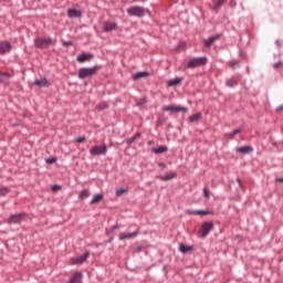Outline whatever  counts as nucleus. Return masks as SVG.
Masks as SVG:
<instances>
[{"label": "nucleus", "instance_id": "obj_1", "mask_svg": "<svg viewBox=\"0 0 283 283\" xmlns=\"http://www.w3.org/2000/svg\"><path fill=\"white\" fill-rule=\"evenodd\" d=\"M98 70H101V66L82 67L78 70L77 76L81 80L92 78V76H94V74H96V72H98Z\"/></svg>", "mask_w": 283, "mask_h": 283}, {"label": "nucleus", "instance_id": "obj_2", "mask_svg": "<svg viewBox=\"0 0 283 283\" xmlns=\"http://www.w3.org/2000/svg\"><path fill=\"white\" fill-rule=\"evenodd\" d=\"M55 41L52 38H35L34 45L40 50H48L50 45H54Z\"/></svg>", "mask_w": 283, "mask_h": 283}, {"label": "nucleus", "instance_id": "obj_3", "mask_svg": "<svg viewBox=\"0 0 283 283\" xmlns=\"http://www.w3.org/2000/svg\"><path fill=\"white\" fill-rule=\"evenodd\" d=\"M128 17H138L139 19L145 17L146 12L149 10L145 9L144 7L133 6L126 10Z\"/></svg>", "mask_w": 283, "mask_h": 283}, {"label": "nucleus", "instance_id": "obj_4", "mask_svg": "<svg viewBox=\"0 0 283 283\" xmlns=\"http://www.w3.org/2000/svg\"><path fill=\"white\" fill-rule=\"evenodd\" d=\"M207 63H208L207 56L192 57L187 62V67L189 70H195V67H202V65H207Z\"/></svg>", "mask_w": 283, "mask_h": 283}, {"label": "nucleus", "instance_id": "obj_5", "mask_svg": "<svg viewBox=\"0 0 283 283\" xmlns=\"http://www.w3.org/2000/svg\"><path fill=\"white\" fill-rule=\"evenodd\" d=\"M213 222L212 221H206L201 223L200 229L198 231V234L205 239L207 235H209L210 231H213Z\"/></svg>", "mask_w": 283, "mask_h": 283}, {"label": "nucleus", "instance_id": "obj_6", "mask_svg": "<svg viewBox=\"0 0 283 283\" xmlns=\"http://www.w3.org/2000/svg\"><path fill=\"white\" fill-rule=\"evenodd\" d=\"M25 216H28L25 212L11 214L7 220V223L8 224H21L23 222Z\"/></svg>", "mask_w": 283, "mask_h": 283}, {"label": "nucleus", "instance_id": "obj_7", "mask_svg": "<svg viewBox=\"0 0 283 283\" xmlns=\"http://www.w3.org/2000/svg\"><path fill=\"white\" fill-rule=\"evenodd\" d=\"M88 258H90V252H85L80 256L71 258L69 261V264H71V266H74L76 264H84V262H87Z\"/></svg>", "mask_w": 283, "mask_h": 283}, {"label": "nucleus", "instance_id": "obj_8", "mask_svg": "<svg viewBox=\"0 0 283 283\" xmlns=\"http://www.w3.org/2000/svg\"><path fill=\"white\" fill-rule=\"evenodd\" d=\"M91 156H105L107 154V145L94 146L90 150Z\"/></svg>", "mask_w": 283, "mask_h": 283}, {"label": "nucleus", "instance_id": "obj_9", "mask_svg": "<svg viewBox=\"0 0 283 283\" xmlns=\"http://www.w3.org/2000/svg\"><path fill=\"white\" fill-rule=\"evenodd\" d=\"M240 81H242V75L235 74L230 78L226 80V87H238V85L240 84Z\"/></svg>", "mask_w": 283, "mask_h": 283}, {"label": "nucleus", "instance_id": "obj_10", "mask_svg": "<svg viewBox=\"0 0 283 283\" xmlns=\"http://www.w3.org/2000/svg\"><path fill=\"white\" fill-rule=\"evenodd\" d=\"M12 44L9 41H0V55L10 54Z\"/></svg>", "mask_w": 283, "mask_h": 283}, {"label": "nucleus", "instance_id": "obj_11", "mask_svg": "<svg viewBox=\"0 0 283 283\" xmlns=\"http://www.w3.org/2000/svg\"><path fill=\"white\" fill-rule=\"evenodd\" d=\"M221 36H222V33H217V34L203 40L205 48H211V45H213V43H216V41L220 40Z\"/></svg>", "mask_w": 283, "mask_h": 283}, {"label": "nucleus", "instance_id": "obj_12", "mask_svg": "<svg viewBox=\"0 0 283 283\" xmlns=\"http://www.w3.org/2000/svg\"><path fill=\"white\" fill-rule=\"evenodd\" d=\"M103 32H113V30H118V24L116 22L107 21L103 24Z\"/></svg>", "mask_w": 283, "mask_h": 283}, {"label": "nucleus", "instance_id": "obj_13", "mask_svg": "<svg viewBox=\"0 0 283 283\" xmlns=\"http://www.w3.org/2000/svg\"><path fill=\"white\" fill-rule=\"evenodd\" d=\"M187 107L185 106H178V105H169L164 107V112H174V113H178V112H187Z\"/></svg>", "mask_w": 283, "mask_h": 283}, {"label": "nucleus", "instance_id": "obj_14", "mask_svg": "<svg viewBox=\"0 0 283 283\" xmlns=\"http://www.w3.org/2000/svg\"><path fill=\"white\" fill-rule=\"evenodd\" d=\"M140 233V230H136L133 233H119L118 240H132V238H136Z\"/></svg>", "mask_w": 283, "mask_h": 283}, {"label": "nucleus", "instance_id": "obj_15", "mask_svg": "<svg viewBox=\"0 0 283 283\" xmlns=\"http://www.w3.org/2000/svg\"><path fill=\"white\" fill-rule=\"evenodd\" d=\"M82 14L83 13L81 12V10H76V9H69L67 10L69 19H81Z\"/></svg>", "mask_w": 283, "mask_h": 283}, {"label": "nucleus", "instance_id": "obj_16", "mask_svg": "<svg viewBox=\"0 0 283 283\" xmlns=\"http://www.w3.org/2000/svg\"><path fill=\"white\" fill-rule=\"evenodd\" d=\"M94 55L90 54V53H82V54H78L76 56V61L78 63H85L86 61H90L91 59H93Z\"/></svg>", "mask_w": 283, "mask_h": 283}, {"label": "nucleus", "instance_id": "obj_17", "mask_svg": "<svg viewBox=\"0 0 283 283\" xmlns=\"http://www.w3.org/2000/svg\"><path fill=\"white\" fill-rule=\"evenodd\" d=\"M83 280V273L82 272H75L70 281L67 283H81Z\"/></svg>", "mask_w": 283, "mask_h": 283}, {"label": "nucleus", "instance_id": "obj_18", "mask_svg": "<svg viewBox=\"0 0 283 283\" xmlns=\"http://www.w3.org/2000/svg\"><path fill=\"white\" fill-rule=\"evenodd\" d=\"M147 76H149V72L143 71V72L134 73L132 75V78H133V81H138L140 78H147Z\"/></svg>", "mask_w": 283, "mask_h": 283}, {"label": "nucleus", "instance_id": "obj_19", "mask_svg": "<svg viewBox=\"0 0 283 283\" xmlns=\"http://www.w3.org/2000/svg\"><path fill=\"white\" fill-rule=\"evenodd\" d=\"M190 216H209L211 212L209 210H188Z\"/></svg>", "mask_w": 283, "mask_h": 283}, {"label": "nucleus", "instance_id": "obj_20", "mask_svg": "<svg viewBox=\"0 0 283 283\" xmlns=\"http://www.w3.org/2000/svg\"><path fill=\"white\" fill-rule=\"evenodd\" d=\"M180 83H182V78L181 77H175V78L169 80L167 82V86L168 87H176V85H180Z\"/></svg>", "mask_w": 283, "mask_h": 283}, {"label": "nucleus", "instance_id": "obj_21", "mask_svg": "<svg viewBox=\"0 0 283 283\" xmlns=\"http://www.w3.org/2000/svg\"><path fill=\"white\" fill-rule=\"evenodd\" d=\"M240 132H242V128H235L232 133H226L224 137L230 138V140H233L235 138V136H238V134H240Z\"/></svg>", "mask_w": 283, "mask_h": 283}, {"label": "nucleus", "instance_id": "obj_22", "mask_svg": "<svg viewBox=\"0 0 283 283\" xmlns=\"http://www.w3.org/2000/svg\"><path fill=\"white\" fill-rule=\"evenodd\" d=\"M238 154H251L253 151V147L251 146H241L237 149Z\"/></svg>", "mask_w": 283, "mask_h": 283}, {"label": "nucleus", "instance_id": "obj_23", "mask_svg": "<svg viewBox=\"0 0 283 283\" xmlns=\"http://www.w3.org/2000/svg\"><path fill=\"white\" fill-rule=\"evenodd\" d=\"M33 85H36L38 87H48V78L43 77L41 80H35Z\"/></svg>", "mask_w": 283, "mask_h": 283}, {"label": "nucleus", "instance_id": "obj_24", "mask_svg": "<svg viewBox=\"0 0 283 283\" xmlns=\"http://www.w3.org/2000/svg\"><path fill=\"white\" fill-rule=\"evenodd\" d=\"M10 76V73L0 72V83H4L6 85H8Z\"/></svg>", "mask_w": 283, "mask_h": 283}, {"label": "nucleus", "instance_id": "obj_25", "mask_svg": "<svg viewBox=\"0 0 283 283\" xmlns=\"http://www.w3.org/2000/svg\"><path fill=\"white\" fill-rule=\"evenodd\" d=\"M226 3H227V0H217V1L214 2L213 10H214L216 12H220V8H222Z\"/></svg>", "mask_w": 283, "mask_h": 283}, {"label": "nucleus", "instance_id": "obj_26", "mask_svg": "<svg viewBox=\"0 0 283 283\" xmlns=\"http://www.w3.org/2000/svg\"><path fill=\"white\" fill-rule=\"evenodd\" d=\"M169 148L167 146H159L157 148H153V154H165V151H168Z\"/></svg>", "mask_w": 283, "mask_h": 283}, {"label": "nucleus", "instance_id": "obj_27", "mask_svg": "<svg viewBox=\"0 0 283 283\" xmlns=\"http://www.w3.org/2000/svg\"><path fill=\"white\" fill-rule=\"evenodd\" d=\"M174 178H176V172L170 171L167 172L166 175L160 177V180L167 181V180H174Z\"/></svg>", "mask_w": 283, "mask_h": 283}, {"label": "nucleus", "instance_id": "obj_28", "mask_svg": "<svg viewBox=\"0 0 283 283\" xmlns=\"http://www.w3.org/2000/svg\"><path fill=\"white\" fill-rule=\"evenodd\" d=\"M192 247L191 245H187V244H185V243H181L180 245H179V251H180V253H189V251H192Z\"/></svg>", "mask_w": 283, "mask_h": 283}, {"label": "nucleus", "instance_id": "obj_29", "mask_svg": "<svg viewBox=\"0 0 283 283\" xmlns=\"http://www.w3.org/2000/svg\"><path fill=\"white\" fill-rule=\"evenodd\" d=\"M202 118V113L193 114L189 117L190 123H198Z\"/></svg>", "mask_w": 283, "mask_h": 283}, {"label": "nucleus", "instance_id": "obj_30", "mask_svg": "<svg viewBox=\"0 0 283 283\" xmlns=\"http://www.w3.org/2000/svg\"><path fill=\"white\" fill-rule=\"evenodd\" d=\"M90 189H83L82 191H80L78 198L80 200H85V198H90Z\"/></svg>", "mask_w": 283, "mask_h": 283}, {"label": "nucleus", "instance_id": "obj_31", "mask_svg": "<svg viewBox=\"0 0 283 283\" xmlns=\"http://www.w3.org/2000/svg\"><path fill=\"white\" fill-rule=\"evenodd\" d=\"M140 136H142L140 133H136L133 137L126 139V143L128 145H132V144L136 143V140H138V138H140Z\"/></svg>", "mask_w": 283, "mask_h": 283}, {"label": "nucleus", "instance_id": "obj_32", "mask_svg": "<svg viewBox=\"0 0 283 283\" xmlns=\"http://www.w3.org/2000/svg\"><path fill=\"white\" fill-rule=\"evenodd\" d=\"M101 200H103V193L94 195L91 200V205H96V202H101Z\"/></svg>", "mask_w": 283, "mask_h": 283}, {"label": "nucleus", "instance_id": "obj_33", "mask_svg": "<svg viewBox=\"0 0 283 283\" xmlns=\"http://www.w3.org/2000/svg\"><path fill=\"white\" fill-rule=\"evenodd\" d=\"M228 65L231 70H235V67H240V60H232L228 62Z\"/></svg>", "mask_w": 283, "mask_h": 283}, {"label": "nucleus", "instance_id": "obj_34", "mask_svg": "<svg viewBox=\"0 0 283 283\" xmlns=\"http://www.w3.org/2000/svg\"><path fill=\"white\" fill-rule=\"evenodd\" d=\"M10 193V188L8 187H2L0 188V198L6 197V195Z\"/></svg>", "mask_w": 283, "mask_h": 283}, {"label": "nucleus", "instance_id": "obj_35", "mask_svg": "<svg viewBox=\"0 0 283 283\" xmlns=\"http://www.w3.org/2000/svg\"><path fill=\"white\" fill-rule=\"evenodd\" d=\"M127 191H128L127 188H118L115 191V196L120 197V196H123V193H127Z\"/></svg>", "mask_w": 283, "mask_h": 283}, {"label": "nucleus", "instance_id": "obj_36", "mask_svg": "<svg viewBox=\"0 0 283 283\" xmlns=\"http://www.w3.org/2000/svg\"><path fill=\"white\" fill-rule=\"evenodd\" d=\"M109 107V104L107 102H101L97 105V109L103 111V109H107Z\"/></svg>", "mask_w": 283, "mask_h": 283}, {"label": "nucleus", "instance_id": "obj_37", "mask_svg": "<svg viewBox=\"0 0 283 283\" xmlns=\"http://www.w3.org/2000/svg\"><path fill=\"white\" fill-rule=\"evenodd\" d=\"M210 196H211V192L209 191V188L205 187L203 188V197L206 198V200H209Z\"/></svg>", "mask_w": 283, "mask_h": 283}, {"label": "nucleus", "instance_id": "obj_38", "mask_svg": "<svg viewBox=\"0 0 283 283\" xmlns=\"http://www.w3.org/2000/svg\"><path fill=\"white\" fill-rule=\"evenodd\" d=\"M45 161L48 165H54V163H56V157L46 158Z\"/></svg>", "mask_w": 283, "mask_h": 283}, {"label": "nucleus", "instance_id": "obj_39", "mask_svg": "<svg viewBox=\"0 0 283 283\" xmlns=\"http://www.w3.org/2000/svg\"><path fill=\"white\" fill-rule=\"evenodd\" d=\"M63 45H64V48H70L72 45H74V42H72V41H64Z\"/></svg>", "mask_w": 283, "mask_h": 283}, {"label": "nucleus", "instance_id": "obj_40", "mask_svg": "<svg viewBox=\"0 0 283 283\" xmlns=\"http://www.w3.org/2000/svg\"><path fill=\"white\" fill-rule=\"evenodd\" d=\"M85 140H86L85 136H82V137H77L75 139V143H85Z\"/></svg>", "mask_w": 283, "mask_h": 283}, {"label": "nucleus", "instance_id": "obj_41", "mask_svg": "<svg viewBox=\"0 0 283 283\" xmlns=\"http://www.w3.org/2000/svg\"><path fill=\"white\" fill-rule=\"evenodd\" d=\"M59 189H61V186H59V185H53V186L51 187V190H52V191H59Z\"/></svg>", "mask_w": 283, "mask_h": 283}, {"label": "nucleus", "instance_id": "obj_42", "mask_svg": "<svg viewBox=\"0 0 283 283\" xmlns=\"http://www.w3.org/2000/svg\"><path fill=\"white\" fill-rule=\"evenodd\" d=\"M274 70H277L279 67H282V62H276L273 64Z\"/></svg>", "mask_w": 283, "mask_h": 283}, {"label": "nucleus", "instance_id": "obj_43", "mask_svg": "<svg viewBox=\"0 0 283 283\" xmlns=\"http://www.w3.org/2000/svg\"><path fill=\"white\" fill-rule=\"evenodd\" d=\"M112 231H116V229H120V226H118V224H115V226H112Z\"/></svg>", "mask_w": 283, "mask_h": 283}, {"label": "nucleus", "instance_id": "obj_44", "mask_svg": "<svg viewBox=\"0 0 283 283\" xmlns=\"http://www.w3.org/2000/svg\"><path fill=\"white\" fill-rule=\"evenodd\" d=\"M276 112H283V104H281L279 107H276Z\"/></svg>", "mask_w": 283, "mask_h": 283}, {"label": "nucleus", "instance_id": "obj_45", "mask_svg": "<svg viewBox=\"0 0 283 283\" xmlns=\"http://www.w3.org/2000/svg\"><path fill=\"white\" fill-rule=\"evenodd\" d=\"M276 45H277L279 48L282 46V43H280V40H276Z\"/></svg>", "mask_w": 283, "mask_h": 283}, {"label": "nucleus", "instance_id": "obj_46", "mask_svg": "<svg viewBox=\"0 0 283 283\" xmlns=\"http://www.w3.org/2000/svg\"><path fill=\"white\" fill-rule=\"evenodd\" d=\"M159 167H166L165 163H159Z\"/></svg>", "mask_w": 283, "mask_h": 283}, {"label": "nucleus", "instance_id": "obj_47", "mask_svg": "<svg viewBox=\"0 0 283 283\" xmlns=\"http://www.w3.org/2000/svg\"><path fill=\"white\" fill-rule=\"evenodd\" d=\"M277 181H279V182H283V178H279Z\"/></svg>", "mask_w": 283, "mask_h": 283}, {"label": "nucleus", "instance_id": "obj_48", "mask_svg": "<svg viewBox=\"0 0 283 283\" xmlns=\"http://www.w3.org/2000/svg\"><path fill=\"white\" fill-rule=\"evenodd\" d=\"M237 180H238L239 185H242V181L240 179H237Z\"/></svg>", "mask_w": 283, "mask_h": 283}, {"label": "nucleus", "instance_id": "obj_49", "mask_svg": "<svg viewBox=\"0 0 283 283\" xmlns=\"http://www.w3.org/2000/svg\"><path fill=\"white\" fill-rule=\"evenodd\" d=\"M148 145H151V142H148Z\"/></svg>", "mask_w": 283, "mask_h": 283}]
</instances>
